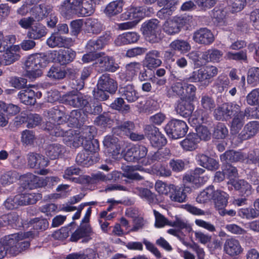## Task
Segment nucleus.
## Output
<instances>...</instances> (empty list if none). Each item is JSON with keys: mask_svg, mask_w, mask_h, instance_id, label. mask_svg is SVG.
<instances>
[{"mask_svg": "<svg viewBox=\"0 0 259 259\" xmlns=\"http://www.w3.org/2000/svg\"><path fill=\"white\" fill-rule=\"evenodd\" d=\"M175 81L168 89L166 95L168 98H180V99L193 100L195 98L196 87L191 82L189 77L183 79L175 77Z\"/></svg>", "mask_w": 259, "mask_h": 259, "instance_id": "2", "label": "nucleus"}, {"mask_svg": "<svg viewBox=\"0 0 259 259\" xmlns=\"http://www.w3.org/2000/svg\"><path fill=\"white\" fill-rule=\"evenodd\" d=\"M144 10L143 7H132L127 11L121 14V18L123 20H132L133 22H136L137 24L144 17L145 15Z\"/></svg>", "mask_w": 259, "mask_h": 259, "instance_id": "23", "label": "nucleus"}, {"mask_svg": "<svg viewBox=\"0 0 259 259\" xmlns=\"http://www.w3.org/2000/svg\"><path fill=\"white\" fill-rule=\"evenodd\" d=\"M18 178V174L16 171H9L1 176L0 181L3 186H6L16 182Z\"/></svg>", "mask_w": 259, "mask_h": 259, "instance_id": "55", "label": "nucleus"}, {"mask_svg": "<svg viewBox=\"0 0 259 259\" xmlns=\"http://www.w3.org/2000/svg\"><path fill=\"white\" fill-rule=\"evenodd\" d=\"M169 47L174 51L186 53L191 49L190 45L182 39H176L169 44Z\"/></svg>", "mask_w": 259, "mask_h": 259, "instance_id": "51", "label": "nucleus"}, {"mask_svg": "<svg viewBox=\"0 0 259 259\" xmlns=\"http://www.w3.org/2000/svg\"><path fill=\"white\" fill-rule=\"evenodd\" d=\"M244 114L230 117L229 125L230 127V138H233L235 136H238V134L244 125Z\"/></svg>", "mask_w": 259, "mask_h": 259, "instance_id": "32", "label": "nucleus"}, {"mask_svg": "<svg viewBox=\"0 0 259 259\" xmlns=\"http://www.w3.org/2000/svg\"><path fill=\"white\" fill-rule=\"evenodd\" d=\"M23 186L26 189L33 190L46 186L43 178L39 177L32 173H27L22 176Z\"/></svg>", "mask_w": 259, "mask_h": 259, "instance_id": "17", "label": "nucleus"}, {"mask_svg": "<svg viewBox=\"0 0 259 259\" xmlns=\"http://www.w3.org/2000/svg\"><path fill=\"white\" fill-rule=\"evenodd\" d=\"M63 102L75 108L83 109L88 103V98L80 92L75 91L69 92L63 95Z\"/></svg>", "mask_w": 259, "mask_h": 259, "instance_id": "9", "label": "nucleus"}, {"mask_svg": "<svg viewBox=\"0 0 259 259\" xmlns=\"http://www.w3.org/2000/svg\"><path fill=\"white\" fill-rule=\"evenodd\" d=\"M239 242L235 239H228V254L233 256L239 255L242 252Z\"/></svg>", "mask_w": 259, "mask_h": 259, "instance_id": "50", "label": "nucleus"}, {"mask_svg": "<svg viewBox=\"0 0 259 259\" xmlns=\"http://www.w3.org/2000/svg\"><path fill=\"white\" fill-rule=\"evenodd\" d=\"M20 224L19 217L16 212L9 213L0 217V228L7 226L16 228L20 227Z\"/></svg>", "mask_w": 259, "mask_h": 259, "instance_id": "31", "label": "nucleus"}, {"mask_svg": "<svg viewBox=\"0 0 259 259\" xmlns=\"http://www.w3.org/2000/svg\"><path fill=\"white\" fill-rule=\"evenodd\" d=\"M35 140L34 132L30 130H24L21 133V141L23 144L31 145Z\"/></svg>", "mask_w": 259, "mask_h": 259, "instance_id": "64", "label": "nucleus"}, {"mask_svg": "<svg viewBox=\"0 0 259 259\" xmlns=\"http://www.w3.org/2000/svg\"><path fill=\"white\" fill-rule=\"evenodd\" d=\"M186 100L182 99L179 100L176 107L177 113L184 117H189L194 110L193 105Z\"/></svg>", "mask_w": 259, "mask_h": 259, "instance_id": "34", "label": "nucleus"}, {"mask_svg": "<svg viewBox=\"0 0 259 259\" xmlns=\"http://www.w3.org/2000/svg\"><path fill=\"white\" fill-rule=\"evenodd\" d=\"M160 57L159 51L155 50L150 51L145 55L144 60L145 66L150 70L159 67L162 63L159 58Z\"/></svg>", "mask_w": 259, "mask_h": 259, "instance_id": "24", "label": "nucleus"}, {"mask_svg": "<svg viewBox=\"0 0 259 259\" xmlns=\"http://www.w3.org/2000/svg\"><path fill=\"white\" fill-rule=\"evenodd\" d=\"M107 181V175L101 172L92 174L91 176H82L76 179V182L82 184H95L100 182Z\"/></svg>", "mask_w": 259, "mask_h": 259, "instance_id": "33", "label": "nucleus"}, {"mask_svg": "<svg viewBox=\"0 0 259 259\" xmlns=\"http://www.w3.org/2000/svg\"><path fill=\"white\" fill-rule=\"evenodd\" d=\"M178 4V2L177 1L175 2L173 0L170 2H168L167 0H165L164 3L160 6H162L165 5H167V7L159 10L157 12V16L161 19L168 18L172 15L173 11H175V6Z\"/></svg>", "mask_w": 259, "mask_h": 259, "instance_id": "41", "label": "nucleus"}, {"mask_svg": "<svg viewBox=\"0 0 259 259\" xmlns=\"http://www.w3.org/2000/svg\"><path fill=\"white\" fill-rule=\"evenodd\" d=\"M110 107L113 109L116 110L123 114L128 113L130 110V106L125 104L122 98H117L110 104Z\"/></svg>", "mask_w": 259, "mask_h": 259, "instance_id": "56", "label": "nucleus"}, {"mask_svg": "<svg viewBox=\"0 0 259 259\" xmlns=\"http://www.w3.org/2000/svg\"><path fill=\"white\" fill-rule=\"evenodd\" d=\"M222 55V53L217 49H209L202 53L201 58L206 62H218Z\"/></svg>", "mask_w": 259, "mask_h": 259, "instance_id": "48", "label": "nucleus"}, {"mask_svg": "<svg viewBox=\"0 0 259 259\" xmlns=\"http://www.w3.org/2000/svg\"><path fill=\"white\" fill-rule=\"evenodd\" d=\"M200 139L197 137L195 133H192L188 134L186 138L181 142V145L185 151H191L197 148Z\"/></svg>", "mask_w": 259, "mask_h": 259, "instance_id": "37", "label": "nucleus"}, {"mask_svg": "<svg viewBox=\"0 0 259 259\" xmlns=\"http://www.w3.org/2000/svg\"><path fill=\"white\" fill-rule=\"evenodd\" d=\"M144 131L146 136L153 147L159 148L166 144V140L159 132L158 128L153 125H146Z\"/></svg>", "mask_w": 259, "mask_h": 259, "instance_id": "10", "label": "nucleus"}, {"mask_svg": "<svg viewBox=\"0 0 259 259\" xmlns=\"http://www.w3.org/2000/svg\"><path fill=\"white\" fill-rule=\"evenodd\" d=\"M95 67L98 69V71L99 72H114L119 68L118 65L115 63L113 58L108 56H100L95 62Z\"/></svg>", "mask_w": 259, "mask_h": 259, "instance_id": "12", "label": "nucleus"}, {"mask_svg": "<svg viewBox=\"0 0 259 259\" xmlns=\"http://www.w3.org/2000/svg\"><path fill=\"white\" fill-rule=\"evenodd\" d=\"M94 251L92 249H87L84 253H73L67 255L66 259H94Z\"/></svg>", "mask_w": 259, "mask_h": 259, "instance_id": "58", "label": "nucleus"}, {"mask_svg": "<svg viewBox=\"0 0 259 259\" xmlns=\"http://www.w3.org/2000/svg\"><path fill=\"white\" fill-rule=\"evenodd\" d=\"M123 6L122 0L114 1L107 5L104 12L109 17L115 16L122 12Z\"/></svg>", "mask_w": 259, "mask_h": 259, "instance_id": "39", "label": "nucleus"}, {"mask_svg": "<svg viewBox=\"0 0 259 259\" xmlns=\"http://www.w3.org/2000/svg\"><path fill=\"white\" fill-rule=\"evenodd\" d=\"M94 12L93 0H82L77 15L87 16L91 15Z\"/></svg>", "mask_w": 259, "mask_h": 259, "instance_id": "49", "label": "nucleus"}, {"mask_svg": "<svg viewBox=\"0 0 259 259\" xmlns=\"http://www.w3.org/2000/svg\"><path fill=\"white\" fill-rule=\"evenodd\" d=\"M234 190L239 192L241 197H246L251 195L252 187L247 182L244 180L231 179L228 181V189Z\"/></svg>", "mask_w": 259, "mask_h": 259, "instance_id": "11", "label": "nucleus"}, {"mask_svg": "<svg viewBox=\"0 0 259 259\" xmlns=\"http://www.w3.org/2000/svg\"><path fill=\"white\" fill-rule=\"evenodd\" d=\"M75 56V52L71 49L61 50L58 52L57 60L61 65H65L73 61Z\"/></svg>", "mask_w": 259, "mask_h": 259, "instance_id": "43", "label": "nucleus"}, {"mask_svg": "<svg viewBox=\"0 0 259 259\" xmlns=\"http://www.w3.org/2000/svg\"><path fill=\"white\" fill-rule=\"evenodd\" d=\"M203 111L201 109L196 110L189 118V122L193 126L203 123L205 119L202 115Z\"/></svg>", "mask_w": 259, "mask_h": 259, "instance_id": "62", "label": "nucleus"}, {"mask_svg": "<svg viewBox=\"0 0 259 259\" xmlns=\"http://www.w3.org/2000/svg\"><path fill=\"white\" fill-rule=\"evenodd\" d=\"M67 39L58 33H53L47 40V44L51 48L64 47L67 45Z\"/></svg>", "mask_w": 259, "mask_h": 259, "instance_id": "40", "label": "nucleus"}, {"mask_svg": "<svg viewBox=\"0 0 259 259\" xmlns=\"http://www.w3.org/2000/svg\"><path fill=\"white\" fill-rule=\"evenodd\" d=\"M218 72V68L213 66H206L193 71L190 77L191 82H199L200 86L204 88L207 87L212 81L213 78Z\"/></svg>", "mask_w": 259, "mask_h": 259, "instance_id": "4", "label": "nucleus"}, {"mask_svg": "<svg viewBox=\"0 0 259 259\" xmlns=\"http://www.w3.org/2000/svg\"><path fill=\"white\" fill-rule=\"evenodd\" d=\"M75 161L78 164L84 166H89L94 162L93 156L84 150L77 154Z\"/></svg>", "mask_w": 259, "mask_h": 259, "instance_id": "47", "label": "nucleus"}, {"mask_svg": "<svg viewBox=\"0 0 259 259\" xmlns=\"http://www.w3.org/2000/svg\"><path fill=\"white\" fill-rule=\"evenodd\" d=\"M84 150L93 156L94 153H97L99 150V143L97 140L85 138L83 143Z\"/></svg>", "mask_w": 259, "mask_h": 259, "instance_id": "53", "label": "nucleus"}, {"mask_svg": "<svg viewBox=\"0 0 259 259\" xmlns=\"http://www.w3.org/2000/svg\"><path fill=\"white\" fill-rule=\"evenodd\" d=\"M259 122L257 121H252L245 125L243 130L233 138H230L233 146H236L242 141L247 140L254 137L258 132Z\"/></svg>", "mask_w": 259, "mask_h": 259, "instance_id": "8", "label": "nucleus"}, {"mask_svg": "<svg viewBox=\"0 0 259 259\" xmlns=\"http://www.w3.org/2000/svg\"><path fill=\"white\" fill-rule=\"evenodd\" d=\"M86 31L89 33L98 34L102 29V26L100 22L96 19L89 18L86 19L85 22Z\"/></svg>", "mask_w": 259, "mask_h": 259, "instance_id": "45", "label": "nucleus"}, {"mask_svg": "<svg viewBox=\"0 0 259 259\" xmlns=\"http://www.w3.org/2000/svg\"><path fill=\"white\" fill-rule=\"evenodd\" d=\"M47 33L46 27L38 23L32 26L27 32V37L29 39H38L45 36Z\"/></svg>", "mask_w": 259, "mask_h": 259, "instance_id": "38", "label": "nucleus"}, {"mask_svg": "<svg viewBox=\"0 0 259 259\" xmlns=\"http://www.w3.org/2000/svg\"><path fill=\"white\" fill-rule=\"evenodd\" d=\"M47 76L53 79H61L65 77L66 72L60 67L52 66L47 73Z\"/></svg>", "mask_w": 259, "mask_h": 259, "instance_id": "57", "label": "nucleus"}, {"mask_svg": "<svg viewBox=\"0 0 259 259\" xmlns=\"http://www.w3.org/2000/svg\"><path fill=\"white\" fill-rule=\"evenodd\" d=\"M169 152L165 150H160L155 152L152 155H149L147 157V163L149 164H151L153 163H154L156 161L157 162H162L166 158H167V156Z\"/></svg>", "mask_w": 259, "mask_h": 259, "instance_id": "54", "label": "nucleus"}, {"mask_svg": "<svg viewBox=\"0 0 259 259\" xmlns=\"http://www.w3.org/2000/svg\"><path fill=\"white\" fill-rule=\"evenodd\" d=\"M46 128L48 133L53 136L62 137L64 144L72 148H77L81 145H83L85 138L91 139L93 137V126H85L83 131L77 133L72 129L66 130L62 126H55L49 122Z\"/></svg>", "mask_w": 259, "mask_h": 259, "instance_id": "1", "label": "nucleus"}, {"mask_svg": "<svg viewBox=\"0 0 259 259\" xmlns=\"http://www.w3.org/2000/svg\"><path fill=\"white\" fill-rule=\"evenodd\" d=\"M148 153L147 148L142 145H137L128 149L126 152L124 158L128 162H138L145 157Z\"/></svg>", "mask_w": 259, "mask_h": 259, "instance_id": "13", "label": "nucleus"}, {"mask_svg": "<svg viewBox=\"0 0 259 259\" xmlns=\"http://www.w3.org/2000/svg\"><path fill=\"white\" fill-rule=\"evenodd\" d=\"M18 98L25 105H34L36 103L35 93L29 88L21 90L18 94Z\"/></svg>", "mask_w": 259, "mask_h": 259, "instance_id": "36", "label": "nucleus"}, {"mask_svg": "<svg viewBox=\"0 0 259 259\" xmlns=\"http://www.w3.org/2000/svg\"><path fill=\"white\" fill-rule=\"evenodd\" d=\"M226 192L221 190L214 189L212 200L214 203V207L218 211L219 214L224 216L227 213L226 207L227 206V199Z\"/></svg>", "mask_w": 259, "mask_h": 259, "instance_id": "20", "label": "nucleus"}, {"mask_svg": "<svg viewBox=\"0 0 259 259\" xmlns=\"http://www.w3.org/2000/svg\"><path fill=\"white\" fill-rule=\"evenodd\" d=\"M82 0H65L61 6V12L65 16L77 14Z\"/></svg>", "mask_w": 259, "mask_h": 259, "instance_id": "28", "label": "nucleus"}, {"mask_svg": "<svg viewBox=\"0 0 259 259\" xmlns=\"http://www.w3.org/2000/svg\"><path fill=\"white\" fill-rule=\"evenodd\" d=\"M27 165L31 168L38 169L48 166V158L40 154L30 152L27 155Z\"/></svg>", "mask_w": 259, "mask_h": 259, "instance_id": "16", "label": "nucleus"}, {"mask_svg": "<svg viewBox=\"0 0 259 259\" xmlns=\"http://www.w3.org/2000/svg\"><path fill=\"white\" fill-rule=\"evenodd\" d=\"M164 129L169 137L177 139L183 137L186 135L188 127L185 122L181 120L173 119L167 123Z\"/></svg>", "mask_w": 259, "mask_h": 259, "instance_id": "7", "label": "nucleus"}, {"mask_svg": "<svg viewBox=\"0 0 259 259\" xmlns=\"http://www.w3.org/2000/svg\"><path fill=\"white\" fill-rule=\"evenodd\" d=\"M103 144L105 150L111 156H117L120 150V145L118 144V139L113 136H107L103 141Z\"/></svg>", "mask_w": 259, "mask_h": 259, "instance_id": "25", "label": "nucleus"}, {"mask_svg": "<svg viewBox=\"0 0 259 259\" xmlns=\"http://www.w3.org/2000/svg\"><path fill=\"white\" fill-rule=\"evenodd\" d=\"M143 33L146 39L151 43H157L160 41V26L159 21L152 19L145 21L142 27Z\"/></svg>", "mask_w": 259, "mask_h": 259, "instance_id": "6", "label": "nucleus"}, {"mask_svg": "<svg viewBox=\"0 0 259 259\" xmlns=\"http://www.w3.org/2000/svg\"><path fill=\"white\" fill-rule=\"evenodd\" d=\"M200 104L205 111H211L215 107L214 100L207 95H202L200 100Z\"/></svg>", "mask_w": 259, "mask_h": 259, "instance_id": "63", "label": "nucleus"}, {"mask_svg": "<svg viewBox=\"0 0 259 259\" xmlns=\"http://www.w3.org/2000/svg\"><path fill=\"white\" fill-rule=\"evenodd\" d=\"M183 26V20L180 18H174L166 20L163 25L162 29L167 34L172 35L178 33Z\"/></svg>", "mask_w": 259, "mask_h": 259, "instance_id": "21", "label": "nucleus"}, {"mask_svg": "<svg viewBox=\"0 0 259 259\" xmlns=\"http://www.w3.org/2000/svg\"><path fill=\"white\" fill-rule=\"evenodd\" d=\"M136 192L142 198L146 199L149 203L156 202L157 199L156 195L149 189L141 187L136 188Z\"/></svg>", "mask_w": 259, "mask_h": 259, "instance_id": "52", "label": "nucleus"}, {"mask_svg": "<svg viewBox=\"0 0 259 259\" xmlns=\"http://www.w3.org/2000/svg\"><path fill=\"white\" fill-rule=\"evenodd\" d=\"M194 126L196 132L195 135L200 139V141H208L210 139L211 133L206 126L198 125Z\"/></svg>", "mask_w": 259, "mask_h": 259, "instance_id": "61", "label": "nucleus"}, {"mask_svg": "<svg viewBox=\"0 0 259 259\" xmlns=\"http://www.w3.org/2000/svg\"><path fill=\"white\" fill-rule=\"evenodd\" d=\"M83 110L84 113L88 114L97 115L102 111V107L100 103H90L88 100V103L84 106Z\"/></svg>", "mask_w": 259, "mask_h": 259, "instance_id": "59", "label": "nucleus"}, {"mask_svg": "<svg viewBox=\"0 0 259 259\" xmlns=\"http://www.w3.org/2000/svg\"><path fill=\"white\" fill-rule=\"evenodd\" d=\"M140 38L136 32H127L119 35L115 40L117 46H122L137 42Z\"/></svg>", "mask_w": 259, "mask_h": 259, "instance_id": "35", "label": "nucleus"}, {"mask_svg": "<svg viewBox=\"0 0 259 259\" xmlns=\"http://www.w3.org/2000/svg\"><path fill=\"white\" fill-rule=\"evenodd\" d=\"M119 92L122 98L126 100L129 103L135 102L139 98L138 93L132 84L120 87Z\"/></svg>", "mask_w": 259, "mask_h": 259, "instance_id": "30", "label": "nucleus"}, {"mask_svg": "<svg viewBox=\"0 0 259 259\" xmlns=\"http://www.w3.org/2000/svg\"><path fill=\"white\" fill-rule=\"evenodd\" d=\"M169 197L171 201L179 203L185 202L187 198V193L192 191V187L188 184H184L183 187H179L174 185L171 186Z\"/></svg>", "mask_w": 259, "mask_h": 259, "instance_id": "14", "label": "nucleus"}, {"mask_svg": "<svg viewBox=\"0 0 259 259\" xmlns=\"http://www.w3.org/2000/svg\"><path fill=\"white\" fill-rule=\"evenodd\" d=\"M18 196L20 205L34 204L41 198V194L39 193H23Z\"/></svg>", "mask_w": 259, "mask_h": 259, "instance_id": "42", "label": "nucleus"}, {"mask_svg": "<svg viewBox=\"0 0 259 259\" xmlns=\"http://www.w3.org/2000/svg\"><path fill=\"white\" fill-rule=\"evenodd\" d=\"M48 63L46 57L41 54L32 55L28 57L25 63L27 76L30 79H35L41 76V68Z\"/></svg>", "mask_w": 259, "mask_h": 259, "instance_id": "3", "label": "nucleus"}, {"mask_svg": "<svg viewBox=\"0 0 259 259\" xmlns=\"http://www.w3.org/2000/svg\"><path fill=\"white\" fill-rule=\"evenodd\" d=\"M214 193L213 186H210L201 191L196 197V201L199 203H205L212 200Z\"/></svg>", "mask_w": 259, "mask_h": 259, "instance_id": "46", "label": "nucleus"}, {"mask_svg": "<svg viewBox=\"0 0 259 259\" xmlns=\"http://www.w3.org/2000/svg\"><path fill=\"white\" fill-rule=\"evenodd\" d=\"M52 11L53 8L51 6L46 4H41L31 8L30 14L35 20L40 21L48 16Z\"/></svg>", "mask_w": 259, "mask_h": 259, "instance_id": "27", "label": "nucleus"}, {"mask_svg": "<svg viewBox=\"0 0 259 259\" xmlns=\"http://www.w3.org/2000/svg\"><path fill=\"white\" fill-rule=\"evenodd\" d=\"M3 54V60L2 63L5 65H10L20 58L19 53L20 47L18 46H14L10 48L7 49Z\"/></svg>", "mask_w": 259, "mask_h": 259, "instance_id": "29", "label": "nucleus"}, {"mask_svg": "<svg viewBox=\"0 0 259 259\" xmlns=\"http://www.w3.org/2000/svg\"><path fill=\"white\" fill-rule=\"evenodd\" d=\"M97 87L110 94L115 93L117 89V82L108 73L102 74L98 79Z\"/></svg>", "mask_w": 259, "mask_h": 259, "instance_id": "19", "label": "nucleus"}, {"mask_svg": "<svg viewBox=\"0 0 259 259\" xmlns=\"http://www.w3.org/2000/svg\"><path fill=\"white\" fill-rule=\"evenodd\" d=\"M93 234L90 224H81L72 234L70 240L72 242H77L82 239V242H87L91 239V236Z\"/></svg>", "mask_w": 259, "mask_h": 259, "instance_id": "15", "label": "nucleus"}, {"mask_svg": "<svg viewBox=\"0 0 259 259\" xmlns=\"http://www.w3.org/2000/svg\"><path fill=\"white\" fill-rule=\"evenodd\" d=\"M64 151L63 146L59 144H52L48 146L46 149L47 155L52 159L59 157Z\"/></svg>", "mask_w": 259, "mask_h": 259, "instance_id": "44", "label": "nucleus"}, {"mask_svg": "<svg viewBox=\"0 0 259 259\" xmlns=\"http://www.w3.org/2000/svg\"><path fill=\"white\" fill-rule=\"evenodd\" d=\"M194 41L201 45H209L214 40V37L211 31L206 28H201L193 33Z\"/></svg>", "mask_w": 259, "mask_h": 259, "instance_id": "18", "label": "nucleus"}, {"mask_svg": "<svg viewBox=\"0 0 259 259\" xmlns=\"http://www.w3.org/2000/svg\"><path fill=\"white\" fill-rule=\"evenodd\" d=\"M205 171V169L197 167L194 170L191 171L190 173L186 174L183 178V183L184 184H188L190 186L199 187L200 183V176Z\"/></svg>", "mask_w": 259, "mask_h": 259, "instance_id": "26", "label": "nucleus"}, {"mask_svg": "<svg viewBox=\"0 0 259 259\" xmlns=\"http://www.w3.org/2000/svg\"><path fill=\"white\" fill-rule=\"evenodd\" d=\"M45 115L48 118L49 121H47L44 130L48 132L46 128L48 123L50 122L55 126H62L61 124L68 122V114L66 113L65 108L63 106H56L45 111Z\"/></svg>", "mask_w": 259, "mask_h": 259, "instance_id": "5", "label": "nucleus"}, {"mask_svg": "<svg viewBox=\"0 0 259 259\" xmlns=\"http://www.w3.org/2000/svg\"><path fill=\"white\" fill-rule=\"evenodd\" d=\"M19 234H14L3 238V242L6 244L7 253L12 255H16L20 253L18 245V239H20L21 236Z\"/></svg>", "mask_w": 259, "mask_h": 259, "instance_id": "22", "label": "nucleus"}, {"mask_svg": "<svg viewBox=\"0 0 259 259\" xmlns=\"http://www.w3.org/2000/svg\"><path fill=\"white\" fill-rule=\"evenodd\" d=\"M247 81L248 84L256 85L259 83V68L252 67L247 73Z\"/></svg>", "mask_w": 259, "mask_h": 259, "instance_id": "60", "label": "nucleus"}]
</instances>
